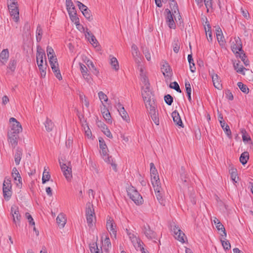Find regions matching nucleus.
Instances as JSON below:
<instances>
[{
    "instance_id": "f257e3e1",
    "label": "nucleus",
    "mask_w": 253,
    "mask_h": 253,
    "mask_svg": "<svg viewBox=\"0 0 253 253\" xmlns=\"http://www.w3.org/2000/svg\"><path fill=\"white\" fill-rule=\"evenodd\" d=\"M131 53L140 72V79L142 83L141 92L142 97L147 108L149 110L152 120L157 126L158 118L156 111L157 105L154 98L153 92L150 89V84L146 75L145 68L142 63V59L140 56L138 48L135 44H133L131 46Z\"/></svg>"
},
{
    "instance_id": "f03ea898",
    "label": "nucleus",
    "mask_w": 253,
    "mask_h": 253,
    "mask_svg": "<svg viewBox=\"0 0 253 253\" xmlns=\"http://www.w3.org/2000/svg\"><path fill=\"white\" fill-rule=\"evenodd\" d=\"M161 71L164 76L165 82L168 84L173 76L172 68L169 63L166 60H162L160 63Z\"/></svg>"
},
{
    "instance_id": "7ed1b4c3",
    "label": "nucleus",
    "mask_w": 253,
    "mask_h": 253,
    "mask_svg": "<svg viewBox=\"0 0 253 253\" xmlns=\"http://www.w3.org/2000/svg\"><path fill=\"white\" fill-rule=\"evenodd\" d=\"M85 216L88 226L92 227L96 221V217L93 205L89 202L86 205Z\"/></svg>"
},
{
    "instance_id": "20e7f679",
    "label": "nucleus",
    "mask_w": 253,
    "mask_h": 253,
    "mask_svg": "<svg viewBox=\"0 0 253 253\" xmlns=\"http://www.w3.org/2000/svg\"><path fill=\"white\" fill-rule=\"evenodd\" d=\"M150 174L151 176V183L154 188L156 196L158 198L157 193H158V171L154 163H151L150 164Z\"/></svg>"
},
{
    "instance_id": "39448f33",
    "label": "nucleus",
    "mask_w": 253,
    "mask_h": 253,
    "mask_svg": "<svg viewBox=\"0 0 253 253\" xmlns=\"http://www.w3.org/2000/svg\"><path fill=\"white\" fill-rule=\"evenodd\" d=\"M59 164L63 175L66 180L70 181L72 178V166L70 162L59 160Z\"/></svg>"
},
{
    "instance_id": "423d86ee",
    "label": "nucleus",
    "mask_w": 253,
    "mask_h": 253,
    "mask_svg": "<svg viewBox=\"0 0 253 253\" xmlns=\"http://www.w3.org/2000/svg\"><path fill=\"white\" fill-rule=\"evenodd\" d=\"M2 192L4 198L8 200L12 195V183L10 178L5 177L2 184Z\"/></svg>"
},
{
    "instance_id": "0eeeda50",
    "label": "nucleus",
    "mask_w": 253,
    "mask_h": 253,
    "mask_svg": "<svg viewBox=\"0 0 253 253\" xmlns=\"http://www.w3.org/2000/svg\"><path fill=\"white\" fill-rule=\"evenodd\" d=\"M127 195L136 204L140 205L143 203V198L134 187L131 186L127 189Z\"/></svg>"
},
{
    "instance_id": "6e6552de",
    "label": "nucleus",
    "mask_w": 253,
    "mask_h": 253,
    "mask_svg": "<svg viewBox=\"0 0 253 253\" xmlns=\"http://www.w3.org/2000/svg\"><path fill=\"white\" fill-rule=\"evenodd\" d=\"M66 6L71 20L77 22L78 21L77 11L72 0H66Z\"/></svg>"
},
{
    "instance_id": "1a4fd4ad",
    "label": "nucleus",
    "mask_w": 253,
    "mask_h": 253,
    "mask_svg": "<svg viewBox=\"0 0 253 253\" xmlns=\"http://www.w3.org/2000/svg\"><path fill=\"white\" fill-rule=\"evenodd\" d=\"M171 231L173 234L175 239L179 242L183 243L185 242L184 237L185 234L180 230L178 226L176 225L174 223L171 224Z\"/></svg>"
},
{
    "instance_id": "9d476101",
    "label": "nucleus",
    "mask_w": 253,
    "mask_h": 253,
    "mask_svg": "<svg viewBox=\"0 0 253 253\" xmlns=\"http://www.w3.org/2000/svg\"><path fill=\"white\" fill-rule=\"evenodd\" d=\"M9 123L11 124L10 126V129L8 132H12L14 134H19L22 131V127L20 123L18 122L14 118H10L9 119Z\"/></svg>"
},
{
    "instance_id": "9b49d317",
    "label": "nucleus",
    "mask_w": 253,
    "mask_h": 253,
    "mask_svg": "<svg viewBox=\"0 0 253 253\" xmlns=\"http://www.w3.org/2000/svg\"><path fill=\"white\" fill-rule=\"evenodd\" d=\"M11 3L8 5L10 15L13 17L14 21L17 22L19 19V9L16 0H10Z\"/></svg>"
},
{
    "instance_id": "f8f14e48",
    "label": "nucleus",
    "mask_w": 253,
    "mask_h": 253,
    "mask_svg": "<svg viewBox=\"0 0 253 253\" xmlns=\"http://www.w3.org/2000/svg\"><path fill=\"white\" fill-rule=\"evenodd\" d=\"M99 147L101 150L100 153L102 157V158L104 161L106 163L111 162V156H109L108 154V149L107 145L105 144L104 140L102 138H100L99 140Z\"/></svg>"
},
{
    "instance_id": "ddd939ff",
    "label": "nucleus",
    "mask_w": 253,
    "mask_h": 253,
    "mask_svg": "<svg viewBox=\"0 0 253 253\" xmlns=\"http://www.w3.org/2000/svg\"><path fill=\"white\" fill-rule=\"evenodd\" d=\"M10 214L12 216L13 221L16 226H19L21 219V215L20 213L19 208L13 205L11 207Z\"/></svg>"
},
{
    "instance_id": "4468645a",
    "label": "nucleus",
    "mask_w": 253,
    "mask_h": 253,
    "mask_svg": "<svg viewBox=\"0 0 253 253\" xmlns=\"http://www.w3.org/2000/svg\"><path fill=\"white\" fill-rule=\"evenodd\" d=\"M165 14H166V22L169 28L175 29L176 25L173 18V14H172L170 10L168 8L165 9Z\"/></svg>"
},
{
    "instance_id": "2eb2a0df",
    "label": "nucleus",
    "mask_w": 253,
    "mask_h": 253,
    "mask_svg": "<svg viewBox=\"0 0 253 253\" xmlns=\"http://www.w3.org/2000/svg\"><path fill=\"white\" fill-rule=\"evenodd\" d=\"M235 43H233V45L231 46L232 51L236 54L237 57V54H240V52H243L242 48V43L241 39L238 37L235 38Z\"/></svg>"
},
{
    "instance_id": "dca6fc26",
    "label": "nucleus",
    "mask_w": 253,
    "mask_h": 253,
    "mask_svg": "<svg viewBox=\"0 0 253 253\" xmlns=\"http://www.w3.org/2000/svg\"><path fill=\"white\" fill-rule=\"evenodd\" d=\"M80 69L81 72L82 73V76L83 78L88 83H90L92 79L88 73V71L87 68L86 67L85 65L83 63H80Z\"/></svg>"
},
{
    "instance_id": "f3484780",
    "label": "nucleus",
    "mask_w": 253,
    "mask_h": 253,
    "mask_svg": "<svg viewBox=\"0 0 253 253\" xmlns=\"http://www.w3.org/2000/svg\"><path fill=\"white\" fill-rule=\"evenodd\" d=\"M106 227L108 231L110 232L112 236H114V238H116L117 231L116 226L114 225L113 220L111 217L107 218Z\"/></svg>"
},
{
    "instance_id": "a211bd4d",
    "label": "nucleus",
    "mask_w": 253,
    "mask_h": 253,
    "mask_svg": "<svg viewBox=\"0 0 253 253\" xmlns=\"http://www.w3.org/2000/svg\"><path fill=\"white\" fill-rule=\"evenodd\" d=\"M36 54L37 64H43V58L46 60L45 54L44 50L40 46H37Z\"/></svg>"
},
{
    "instance_id": "6ab92c4d",
    "label": "nucleus",
    "mask_w": 253,
    "mask_h": 253,
    "mask_svg": "<svg viewBox=\"0 0 253 253\" xmlns=\"http://www.w3.org/2000/svg\"><path fill=\"white\" fill-rule=\"evenodd\" d=\"M209 73L211 77L214 86L218 89H220L222 88V84L220 83V80L217 74L214 73L213 70L210 71Z\"/></svg>"
},
{
    "instance_id": "aec40b11",
    "label": "nucleus",
    "mask_w": 253,
    "mask_h": 253,
    "mask_svg": "<svg viewBox=\"0 0 253 253\" xmlns=\"http://www.w3.org/2000/svg\"><path fill=\"white\" fill-rule=\"evenodd\" d=\"M9 57L8 49H3L0 53V66L5 65Z\"/></svg>"
},
{
    "instance_id": "412c9836",
    "label": "nucleus",
    "mask_w": 253,
    "mask_h": 253,
    "mask_svg": "<svg viewBox=\"0 0 253 253\" xmlns=\"http://www.w3.org/2000/svg\"><path fill=\"white\" fill-rule=\"evenodd\" d=\"M171 116L173 119V122L178 126L183 127V124L182 122L179 113L177 111L175 110L171 113Z\"/></svg>"
},
{
    "instance_id": "4be33fe9",
    "label": "nucleus",
    "mask_w": 253,
    "mask_h": 253,
    "mask_svg": "<svg viewBox=\"0 0 253 253\" xmlns=\"http://www.w3.org/2000/svg\"><path fill=\"white\" fill-rule=\"evenodd\" d=\"M8 141L11 145L12 148H15L17 145L18 136V134L12 133V132L7 133Z\"/></svg>"
},
{
    "instance_id": "5701e85b",
    "label": "nucleus",
    "mask_w": 253,
    "mask_h": 253,
    "mask_svg": "<svg viewBox=\"0 0 253 253\" xmlns=\"http://www.w3.org/2000/svg\"><path fill=\"white\" fill-rule=\"evenodd\" d=\"M56 222L60 228H63L64 227L66 223V219L63 213H61L58 214L56 218Z\"/></svg>"
},
{
    "instance_id": "b1692460",
    "label": "nucleus",
    "mask_w": 253,
    "mask_h": 253,
    "mask_svg": "<svg viewBox=\"0 0 253 253\" xmlns=\"http://www.w3.org/2000/svg\"><path fill=\"white\" fill-rule=\"evenodd\" d=\"M214 223L217 230L223 233V234H221V235L222 236L226 237L227 235L224 226L222 224V223L217 219L214 220Z\"/></svg>"
},
{
    "instance_id": "393cba45",
    "label": "nucleus",
    "mask_w": 253,
    "mask_h": 253,
    "mask_svg": "<svg viewBox=\"0 0 253 253\" xmlns=\"http://www.w3.org/2000/svg\"><path fill=\"white\" fill-rule=\"evenodd\" d=\"M11 175L12 177H18L17 187L21 188L22 185V178L16 168H13L12 170Z\"/></svg>"
},
{
    "instance_id": "a878e982",
    "label": "nucleus",
    "mask_w": 253,
    "mask_h": 253,
    "mask_svg": "<svg viewBox=\"0 0 253 253\" xmlns=\"http://www.w3.org/2000/svg\"><path fill=\"white\" fill-rule=\"evenodd\" d=\"M144 232L146 236L149 239H153L156 236V234L154 232L148 225L145 226L144 227Z\"/></svg>"
},
{
    "instance_id": "bb28decb",
    "label": "nucleus",
    "mask_w": 253,
    "mask_h": 253,
    "mask_svg": "<svg viewBox=\"0 0 253 253\" xmlns=\"http://www.w3.org/2000/svg\"><path fill=\"white\" fill-rule=\"evenodd\" d=\"M22 156V151L21 149L17 148L14 154V161L16 165H19Z\"/></svg>"
},
{
    "instance_id": "cd10ccee",
    "label": "nucleus",
    "mask_w": 253,
    "mask_h": 253,
    "mask_svg": "<svg viewBox=\"0 0 253 253\" xmlns=\"http://www.w3.org/2000/svg\"><path fill=\"white\" fill-rule=\"evenodd\" d=\"M88 36V41L94 47H97L98 45V42L96 39L95 36L91 34H90L89 32H86V34H85V36L87 37Z\"/></svg>"
},
{
    "instance_id": "c85d7f7f",
    "label": "nucleus",
    "mask_w": 253,
    "mask_h": 253,
    "mask_svg": "<svg viewBox=\"0 0 253 253\" xmlns=\"http://www.w3.org/2000/svg\"><path fill=\"white\" fill-rule=\"evenodd\" d=\"M110 64L113 69L115 71H118L119 69V62L117 58L115 57L110 56Z\"/></svg>"
},
{
    "instance_id": "c756f323",
    "label": "nucleus",
    "mask_w": 253,
    "mask_h": 253,
    "mask_svg": "<svg viewBox=\"0 0 253 253\" xmlns=\"http://www.w3.org/2000/svg\"><path fill=\"white\" fill-rule=\"evenodd\" d=\"M50 58L49 63L52 71L59 69V65L56 57Z\"/></svg>"
},
{
    "instance_id": "7c9ffc66",
    "label": "nucleus",
    "mask_w": 253,
    "mask_h": 253,
    "mask_svg": "<svg viewBox=\"0 0 253 253\" xmlns=\"http://www.w3.org/2000/svg\"><path fill=\"white\" fill-rule=\"evenodd\" d=\"M249 159V154L248 152L242 153L240 157V162L243 165L247 164Z\"/></svg>"
},
{
    "instance_id": "2f4dec72",
    "label": "nucleus",
    "mask_w": 253,
    "mask_h": 253,
    "mask_svg": "<svg viewBox=\"0 0 253 253\" xmlns=\"http://www.w3.org/2000/svg\"><path fill=\"white\" fill-rule=\"evenodd\" d=\"M100 249L98 248L96 243H93L90 245V251L91 253H103L101 247Z\"/></svg>"
},
{
    "instance_id": "473e14b6",
    "label": "nucleus",
    "mask_w": 253,
    "mask_h": 253,
    "mask_svg": "<svg viewBox=\"0 0 253 253\" xmlns=\"http://www.w3.org/2000/svg\"><path fill=\"white\" fill-rule=\"evenodd\" d=\"M43 34L42 29L41 26V25H38L37 28L36 30V40L37 42H40L42 38Z\"/></svg>"
},
{
    "instance_id": "72a5a7b5",
    "label": "nucleus",
    "mask_w": 253,
    "mask_h": 253,
    "mask_svg": "<svg viewBox=\"0 0 253 253\" xmlns=\"http://www.w3.org/2000/svg\"><path fill=\"white\" fill-rule=\"evenodd\" d=\"M237 171L236 169L231 168V169H229V173L231 175V178L234 183L237 182V180H236L237 176ZM238 178L239 177H237V179H238Z\"/></svg>"
},
{
    "instance_id": "f704fd0d",
    "label": "nucleus",
    "mask_w": 253,
    "mask_h": 253,
    "mask_svg": "<svg viewBox=\"0 0 253 253\" xmlns=\"http://www.w3.org/2000/svg\"><path fill=\"white\" fill-rule=\"evenodd\" d=\"M221 127L223 129L224 131L225 132L227 136L229 138H231L232 136L231 131L230 129L229 126L226 124L225 122H224L223 126H221Z\"/></svg>"
},
{
    "instance_id": "c9c22d12",
    "label": "nucleus",
    "mask_w": 253,
    "mask_h": 253,
    "mask_svg": "<svg viewBox=\"0 0 253 253\" xmlns=\"http://www.w3.org/2000/svg\"><path fill=\"white\" fill-rule=\"evenodd\" d=\"M143 53L144 54L146 59L150 61L151 59V52L146 47H142Z\"/></svg>"
},
{
    "instance_id": "e433bc0d",
    "label": "nucleus",
    "mask_w": 253,
    "mask_h": 253,
    "mask_svg": "<svg viewBox=\"0 0 253 253\" xmlns=\"http://www.w3.org/2000/svg\"><path fill=\"white\" fill-rule=\"evenodd\" d=\"M240 62L239 61H238V63H234L233 66H234V69L235 70H236L237 72L240 73L242 74V75H244L245 72L244 71V70H247V69L246 68H245V67H244L243 66H241V67H240V68H238Z\"/></svg>"
},
{
    "instance_id": "4c0bfd02",
    "label": "nucleus",
    "mask_w": 253,
    "mask_h": 253,
    "mask_svg": "<svg viewBox=\"0 0 253 253\" xmlns=\"http://www.w3.org/2000/svg\"><path fill=\"white\" fill-rule=\"evenodd\" d=\"M238 57L241 59L242 61L244 62L245 66H248L249 65V61L248 59H246L247 56L246 55L245 53L243 51V52H240V54H237Z\"/></svg>"
},
{
    "instance_id": "58836bf2",
    "label": "nucleus",
    "mask_w": 253,
    "mask_h": 253,
    "mask_svg": "<svg viewBox=\"0 0 253 253\" xmlns=\"http://www.w3.org/2000/svg\"><path fill=\"white\" fill-rule=\"evenodd\" d=\"M44 125H45V128H46V130L47 131H50L52 130V128H53V123H52V122L48 119H46V120L44 123Z\"/></svg>"
},
{
    "instance_id": "ea45409f",
    "label": "nucleus",
    "mask_w": 253,
    "mask_h": 253,
    "mask_svg": "<svg viewBox=\"0 0 253 253\" xmlns=\"http://www.w3.org/2000/svg\"><path fill=\"white\" fill-rule=\"evenodd\" d=\"M103 246L104 249L107 252L109 248L111 247V244L109 237H106L104 241L103 242Z\"/></svg>"
},
{
    "instance_id": "a19ab883",
    "label": "nucleus",
    "mask_w": 253,
    "mask_h": 253,
    "mask_svg": "<svg viewBox=\"0 0 253 253\" xmlns=\"http://www.w3.org/2000/svg\"><path fill=\"white\" fill-rule=\"evenodd\" d=\"M171 4L172 5V7H171V10L172 11V14H179V11L178 6L176 1L174 0H172Z\"/></svg>"
},
{
    "instance_id": "79ce46f5",
    "label": "nucleus",
    "mask_w": 253,
    "mask_h": 253,
    "mask_svg": "<svg viewBox=\"0 0 253 253\" xmlns=\"http://www.w3.org/2000/svg\"><path fill=\"white\" fill-rule=\"evenodd\" d=\"M237 85L240 88V89L244 93L246 94H248L249 92V89L248 86L243 84L242 82H238L237 83Z\"/></svg>"
},
{
    "instance_id": "37998d69",
    "label": "nucleus",
    "mask_w": 253,
    "mask_h": 253,
    "mask_svg": "<svg viewBox=\"0 0 253 253\" xmlns=\"http://www.w3.org/2000/svg\"><path fill=\"white\" fill-rule=\"evenodd\" d=\"M119 113H120V115H121V116L122 117V118H123V119L126 122H128L129 121V116H128V115L127 114V113L126 112V111L125 110V108L124 109H121V110L119 111Z\"/></svg>"
},
{
    "instance_id": "c03bdc74",
    "label": "nucleus",
    "mask_w": 253,
    "mask_h": 253,
    "mask_svg": "<svg viewBox=\"0 0 253 253\" xmlns=\"http://www.w3.org/2000/svg\"><path fill=\"white\" fill-rule=\"evenodd\" d=\"M99 98L102 104H104L103 102H107L108 100L107 96L102 91H100L98 93Z\"/></svg>"
},
{
    "instance_id": "a18cd8bd",
    "label": "nucleus",
    "mask_w": 253,
    "mask_h": 253,
    "mask_svg": "<svg viewBox=\"0 0 253 253\" xmlns=\"http://www.w3.org/2000/svg\"><path fill=\"white\" fill-rule=\"evenodd\" d=\"M173 50L175 53H178L180 48V43L177 39H175L172 43Z\"/></svg>"
},
{
    "instance_id": "49530a36",
    "label": "nucleus",
    "mask_w": 253,
    "mask_h": 253,
    "mask_svg": "<svg viewBox=\"0 0 253 253\" xmlns=\"http://www.w3.org/2000/svg\"><path fill=\"white\" fill-rule=\"evenodd\" d=\"M241 132L242 134V138L244 142H248L251 140L250 135L247 133L245 129H242Z\"/></svg>"
},
{
    "instance_id": "de8ad7c7",
    "label": "nucleus",
    "mask_w": 253,
    "mask_h": 253,
    "mask_svg": "<svg viewBox=\"0 0 253 253\" xmlns=\"http://www.w3.org/2000/svg\"><path fill=\"white\" fill-rule=\"evenodd\" d=\"M85 63L87 65V66H88V68H92L94 70V72H93V73L96 75H98V74H99V71L96 69V67H95L94 64L93 63V62L89 60H87L86 61V62H85Z\"/></svg>"
},
{
    "instance_id": "09e8293b",
    "label": "nucleus",
    "mask_w": 253,
    "mask_h": 253,
    "mask_svg": "<svg viewBox=\"0 0 253 253\" xmlns=\"http://www.w3.org/2000/svg\"><path fill=\"white\" fill-rule=\"evenodd\" d=\"M169 87L170 88L175 89L178 92H179V93L181 92V90L180 88V87H179L178 83L176 82H173L170 83L169 85Z\"/></svg>"
},
{
    "instance_id": "8fccbe9b",
    "label": "nucleus",
    "mask_w": 253,
    "mask_h": 253,
    "mask_svg": "<svg viewBox=\"0 0 253 253\" xmlns=\"http://www.w3.org/2000/svg\"><path fill=\"white\" fill-rule=\"evenodd\" d=\"M164 100L168 105L170 106L173 101V98L171 95L168 94L165 95Z\"/></svg>"
},
{
    "instance_id": "3c124183",
    "label": "nucleus",
    "mask_w": 253,
    "mask_h": 253,
    "mask_svg": "<svg viewBox=\"0 0 253 253\" xmlns=\"http://www.w3.org/2000/svg\"><path fill=\"white\" fill-rule=\"evenodd\" d=\"M50 178V175L48 171L44 169L42 174V182L43 184L48 181Z\"/></svg>"
},
{
    "instance_id": "603ef678",
    "label": "nucleus",
    "mask_w": 253,
    "mask_h": 253,
    "mask_svg": "<svg viewBox=\"0 0 253 253\" xmlns=\"http://www.w3.org/2000/svg\"><path fill=\"white\" fill-rule=\"evenodd\" d=\"M46 52H47V56L48 57L49 60H50V57L52 58V56L53 57H56L55 54H54V50L52 48V47L48 46L46 48Z\"/></svg>"
},
{
    "instance_id": "864d4df0",
    "label": "nucleus",
    "mask_w": 253,
    "mask_h": 253,
    "mask_svg": "<svg viewBox=\"0 0 253 253\" xmlns=\"http://www.w3.org/2000/svg\"><path fill=\"white\" fill-rule=\"evenodd\" d=\"M16 61L15 60H11L8 64L7 68L11 71H14L15 69Z\"/></svg>"
},
{
    "instance_id": "5fc2aeb1",
    "label": "nucleus",
    "mask_w": 253,
    "mask_h": 253,
    "mask_svg": "<svg viewBox=\"0 0 253 253\" xmlns=\"http://www.w3.org/2000/svg\"><path fill=\"white\" fill-rule=\"evenodd\" d=\"M102 115H103V117L104 118V119L106 120V121L108 124H112V120L111 116L109 111L107 113L106 112V113H103L102 114Z\"/></svg>"
},
{
    "instance_id": "6e6d98bb",
    "label": "nucleus",
    "mask_w": 253,
    "mask_h": 253,
    "mask_svg": "<svg viewBox=\"0 0 253 253\" xmlns=\"http://www.w3.org/2000/svg\"><path fill=\"white\" fill-rule=\"evenodd\" d=\"M82 13L84 15V16L89 21L92 19L90 11L88 9V8L85 10L84 11H82Z\"/></svg>"
},
{
    "instance_id": "4d7b16f0",
    "label": "nucleus",
    "mask_w": 253,
    "mask_h": 253,
    "mask_svg": "<svg viewBox=\"0 0 253 253\" xmlns=\"http://www.w3.org/2000/svg\"><path fill=\"white\" fill-rule=\"evenodd\" d=\"M222 245L225 250H228L230 249L231 245L229 242L228 240H221Z\"/></svg>"
},
{
    "instance_id": "13d9d810",
    "label": "nucleus",
    "mask_w": 253,
    "mask_h": 253,
    "mask_svg": "<svg viewBox=\"0 0 253 253\" xmlns=\"http://www.w3.org/2000/svg\"><path fill=\"white\" fill-rule=\"evenodd\" d=\"M205 30L208 41L209 42H211L212 40L211 30L209 29L207 30V28L205 26Z\"/></svg>"
},
{
    "instance_id": "bf43d9fd",
    "label": "nucleus",
    "mask_w": 253,
    "mask_h": 253,
    "mask_svg": "<svg viewBox=\"0 0 253 253\" xmlns=\"http://www.w3.org/2000/svg\"><path fill=\"white\" fill-rule=\"evenodd\" d=\"M25 217L28 219L30 224H31L32 225L34 226L35 225V223L34 221V219L29 213L26 212L25 213Z\"/></svg>"
},
{
    "instance_id": "052dcab7",
    "label": "nucleus",
    "mask_w": 253,
    "mask_h": 253,
    "mask_svg": "<svg viewBox=\"0 0 253 253\" xmlns=\"http://www.w3.org/2000/svg\"><path fill=\"white\" fill-rule=\"evenodd\" d=\"M77 5L80 10L82 12L88 9L87 7L79 1H77Z\"/></svg>"
},
{
    "instance_id": "680f3d73",
    "label": "nucleus",
    "mask_w": 253,
    "mask_h": 253,
    "mask_svg": "<svg viewBox=\"0 0 253 253\" xmlns=\"http://www.w3.org/2000/svg\"><path fill=\"white\" fill-rule=\"evenodd\" d=\"M225 97L229 100H232L234 99V97L233 94L231 92V91L229 89H227L225 91Z\"/></svg>"
},
{
    "instance_id": "e2e57ef3",
    "label": "nucleus",
    "mask_w": 253,
    "mask_h": 253,
    "mask_svg": "<svg viewBox=\"0 0 253 253\" xmlns=\"http://www.w3.org/2000/svg\"><path fill=\"white\" fill-rule=\"evenodd\" d=\"M217 116H218V121L220 124V126H223L224 122H225V121L223 120L222 114L220 112H219L218 110H217Z\"/></svg>"
},
{
    "instance_id": "0e129e2a",
    "label": "nucleus",
    "mask_w": 253,
    "mask_h": 253,
    "mask_svg": "<svg viewBox=\"0 0 253 253\" xmlns=\"http://www.w3.org/2000/svg\"><path fill=\"white\" fill-rule=\"evenodd\" d=\"M85 134L88 138H91L92 137V133L91 131L88 126H86V127H84Z\"/></svg>"
},
{
    "instance_id": "69168bd1",
    "label": "nucleus",
    "mask_w": 253,
    "mask_h": 253,
    "mask_svg": "<svg viewBox=\"0 0 253 253\" xmlns=\"http://www.w3.org/2000/svg\"><path fill=\"white\" fill-rule=\"evenodd\" d=\"M104 134L105 135H106L108 137L110 138H113V135L111 132V131H110V130L109 129V128H108V127H107L105 129H104L103 131H102Z\"/></svg>"
},
{
    "instance_id": "338daca9",
    "label": "nucleus",
    "mask_w": 253,
    "mask_h": 253,
    "mask_svg": "<svg viewBox=\"0 0 253 253\" xmlns=\"http://www.w3.org/2000/svg\"><path fill=\"white\" fill-rule=\"evenodd\" d=\"M204 3L207 8V12H209V8L212 7V0H204Z\"/></svg>"
},
{
    "instance_id": "774afa93",
    "label": "nucleus",
    "mask_w": 253,
    "mask_h": 253,
    "mask_svg": "<svg viewBox=\"0 0 253 253\" xmlns=\"http://www.w3.org/2000/svg\"><path fill=\"white\" fill-rule=\"evenodd\" d=\"M97 125L101 128L102 131L107 127L104 123L100 121L97 122Z\"/></svg>"
}]
</instances>
